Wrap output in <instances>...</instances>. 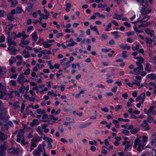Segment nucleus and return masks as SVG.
<instances>
[{
    "label": "nucleus",
    "mask_w": 156,
    "mask_h": 156,
    "mask_svg": "<svg viewBox=\"0 0 156 156\" xmlns=\"http://www.w3.org/2000/svg\"><path fill=\"white\" fill-rule=\"evenodd\" d=\"M11 58L9 60V64L10 65H12L14 62H16V58L12 56Z\"/></svg>",
    "instance_id": "nucleus-28"
},
{
    "label": "nucleus",
    "mask_w": 156,
    "mask_h": 156,
    "mask_svg": "<svg viewBox=\"0 0 156 156\" xmlns=\"http://www.w3.org/2000/svg\"><path fill=\"white\" fill-rule=\"evenodd\" d=\"M88 126V124L85 123V124H81L79 127L80 129H82L84 128H85Z\"/></svg>",
    "instance_id": "nucleus-48"
},
{
    "label": "nucleus",
    "mask_w": 156,
    "mask_h": 156,
    "mask_svg": "<svg viewBox=\"0 0 156 156\" xmlns=\"http://www.w3.org/2000/svg\"><path fill=\"white\" fill-rule=\"evenodd\" d=\"M127 51H122V57L123 58H126L127 57L126 55Z\"/></svg>",
    "instance_id": "nucleus-51"
},
{
    "label": "nucleus",
    "mask_w": 156,
    "mask_h": 156,
    "mask_svg": "<svg viewBox=\"0 0 156 156\" xmlns=\"http://www.w3.org/2000/svg\"><path fill=\"white\" fill-rule=\"evenodd\" d=\"M122 144L123 145L125 146V151L129 148L132 145V144H130V141H123L122 143Z\"/></svg>",
    "instance_id": "nucleus-13"
},
{
    "label": "nucleus",
    "mask_w": 156,
    "mask_h": 156,
    "mask_svg": "<svg viewBox=\"0 0 156 156\" xmlns=\"http://www.w3.org/2000/svg\"><path fill=\"white\" fill-rule=\"evenodd\" d=\"M20 74L19 76L17 79V82L23 81L25 77L23 76V73H21Z\"/></svg>",
    "instance_id": "nucleus-16"
},
{
    "label": "nucleus",
    "mask_w": 156,
    "mask_h": 156,
    "mask_svg": "<svg viewBox=\"0 0 156 156\" xmlns=\"http://www.w3.org/2000/svg\"><path fill=\"white\" fill-rule=\"evenodd\" d=\"M33 6V4L30 3H27V7L26 9L28 11H30L32 8Z\"/></svg>",
    "instance_id": "nucleus-32"
},
{
    "label": "nucleus",
    "mask_w": 156,
    "mask_h": 156,
    "mask_svg": "<svg viewBox=\"0 0 156 156\" xmlns=\"http://www.w3.org/2000/svg\"><path fill=\"white\" fill-rule=\"evenodd\" d=\"M112 34L114 35V38H118L120 37V36L118 34V32L117 31H115L112 32Z\"/></svg>",
    "instance_id": "nucleus-41"
},
{
    "label": "nucleus",
    "mask_w": 156,
    "mask_h": 156,
    "mask_svg": "<svg viewBox=\"0 0 156 156\" xmlns=\"http://www.w3.org/2000/svg\"><path fill=\"white\" fill-rule=\"evenodd\" d=\"M147 153V156H155L156 155V151L154 149H150Z\"/></svg>",
    "instance_id": "nucleus-12"
},
{
    "label": "nucleus",
    "mask_w": 156,
    "mask_h": 156,
    "mask_svg": "<svg viewBox=\"0 0 156 156\" xmlns=\"http://www.w3.org/2000/svg\"><path fill=\"white\" fill-rule=\"evenodd\" d=\"M58 120V118L55 117L52 115H49V124H53Z\"/></svg>",
    "instance_id": "nucleus-11"
},
{
    "label": "nucleus",
    "mask_w": 156,
    "mask_h": 156,
    "mask_svg": "<svg viewBox=\"0 0 156 156\" xmlns=\"http://www.w3.org/2000/svg\"><path fill=\"white\" fill-rule=\"evenodd\" d=\"M18 102H16L14 103L13 104V107L14 109H16L17 108H20V106L17 105Z\"/></svg>",
    "instance_id": "nucleus-36"
},
{
    "label": "nucleus",
    "mask_w": 156,
    "mask_h": 156,
    "mask_svg": "<svg viewBox=\"0 0 156 156\" xmlns=\"http://www.w3.org/2000/svg\"><path fill=\"white\" fill-rule=\"evenodd\" d=\"M49 41H47L43 42L42 44L45 48H48L49 47Z\"/></svg>",
    "instance_id": "nucleus-42"
},
{
    "label": "nucleus",
    "mask_w": 156,
    "mask_h": 156,
    "mask_svg": "<svg viewBox=\"0 0 156 156\" xmlns=\"http://www.w3.org/2000/svg\"><path fill=\"white\" fill-rule=\"evenodd\" d=\"M147 77L150 78L151 80H154L156 81V75L154 73H152L148 74L147 75Z\"/></svg>",
    "instance_id": "nucleus-17"
},
{
    "label": "nucleus",
    "mask_w": 156,
    "mask_h": 156,
    "mask_svg": "<svg viewBox=\"0 0 156 156\" xmlns=\"http://www.w3.org/2000/svg\"><path fill=\"white\" fill-rule=\"evenodd\" d=\"M39 124V121L37 119H34L33 122L30 123V125L32 126H34V125H37Z\"/></svg>",
    "instance_id": "nucleus-26"
},
{
    "label": "nucleus",
    "mask_w": 156,
    "mask_h": 156,
    "mask_svg": "<svg viewBox=\"0 0 156 156\" xmlns=\"http://www.w3.org/2000/svg\"><path fill=\"white\" fill-rule=\"evenodd\" d=\"M138 146L139 147L137 148V150L140 151L143 149V147L141 146L142 144L140 140L138 138L134 140V147H136V146Z\"/></svg>",
    "instance_id": "nucleus-4"
},
{
    "label": "nucleus",
    "mask_w": 156,
    "mask_h": 156,
    "mask_svg": "<svg viewBox=\"0 0 156 156\" xmlns=\"http://www.w3.org/2000/svg\"><path fill=\"white\" fill-rule=\"evenodd\" d=\"M40 152L37 150H35L33 153L34 156H39L40 155Z\"/></svg>",
    "instance_id": "nucleus-45"
},
{
    "label": "nucleus",
    "mask_w": 156,
    "mask_h": 156,
    "mask_svg": "<svg viewBox=\"0 0 156 156\" xmlns=\"http://www.w3.org/2000/svg\"><path fill=\"white\" fill-rule=\"evenodd\" d=\"M13 27V24L8 25L6 26V27L5 30H6V31H7L8 30L10 31L12 29Z\"/></svg>",
    "instance_id": "nucleus-37"
},
{
    "label": "nucleus",
    "mask_w": 156,
    "mask_h": 156,
    "mask_svg": "<svg viewBox=\"0 0 156 156\" xmlns=\"http://www.w3.org/2000/svg\"><path fill=\"white\" fill-rule=\"evenodd\" d=\"M90 144L91 145H97V143L95 140H94L93 141H90L89 142Z\"/></svg>",
    "instance_id": "nucleus-59"
},
{
    "label": "nucleus",
    "mask_w": 156,
    "mask_h": 156,
    "mask_svg": "<svg viewBox=\"0 0 156 156\" xmlns=\"http://www.w3.org/2000/svg\"><path fill=\"white\" fill-rule=\"evenodd\" d=\"M10 84L11 85L15 86L16 85V82L15 80H12L10 82Z\"/></svg>",
    "instance_id": "nucleus-49"
},
{
    "label": "nucleus",
    "mask_w": 156,
    "mask_h": 156,
    "mask_svg": "<svg viewBox=\"0 0 156 156\" xmlns=\"http://www.w3.org/2000/svg\"><path fill=\"white\" fill-rule=\"evenodd\" d=\"M122 133L126 135H128L129 133V131L127 130H124L122 131Z\"/></svg>",
    "instance_id": "nucleus-64"
},
{
    "label": "nucleus",
    "mask_w": 156,
    "mask_h": 156,
    "mask_svg": "<svg viewBox=\"0 0 156 156\" xmlns=\"http://www.w3.org/2000/svg\"><path fill=\"white\" fill-rule=\"evenodd\" d=\"M7 137L5 134L0 132V140L2 141L7 139Z\"/></svg>",
    "instance_id": "nucleus-18"
},
{
    "label": "nucleus",
    "mask_w": 156,
    "mask_h": 156,
    "mask_svg": "<svg viewBox=\"0 0 156 156\" xmlns=\"http://www.w3.org/2000/svg\"><path fill=\"white\" fill-rule=\"evenodd\" d=\"M108 36L106 34H102L101 35V38L103 40H106L107 39Z\"/></svg>",
    "instance_id": "nucleus-55"
},
{
    "label": "nucleus",
    "mask_w": 156,
    "mask_h": 156,
    "mask_svg": "<svg viewBox=\"0 0 156 156\" xmlns=\"http://www.w3.org/2000/svg\"><path fill=\"white\" fill-rule=\"evenodd\" d=\"M149 139L151 141V144L152 146H155L156 145V134L152 135Z\"/></svg>",
    "instance_id": "nucleus-10"
},
{
    "label": "nucleus",
    "mask_w": 156,
    "mask_h": 156,
    "mask_svg": "<svg viewBox=\"0 0 156 156\" xmlns=\"http://www.w3.org/2000/svg\"><path fill=\"white\" fill-rule=\"evenodd\" d=\"M139 96L140 98V102L142 103V104H143L145 100L144 97L145 96V93H141Z\"/></svg>",
    "instance_id": "nucleus-25"
},
{
    "label": "nucleus",
    "mask_w": 156,
    "mask_h": 156,
    "mask_svg": "<svg viewBox=\"0 0 156 156\" xmlns=\"http://www.w3.org/2000/svg\"><path fill=\"white\" fill-rule=\"evenodd\" d=\"M148 125L147 122L146 120H144L143 123L140 125V126L143 127H145L146 126Z\"/></svg>",
    "instance_id": "nucleus-44"
},
{
    "label": "nucleus",
    "mask_w": 156,
    "mask_h": 156,
    "mask_svg": "<svg viewBox=\"0 0 156 156\" xmlns=\"http://www.w3.org/2000/svg\"><path fill=\"white\" fill-rule=\"evenodd\" d=\"M148 137L145 136H142V141L143 142L146 143L147 141Z\"/></svg>",
    "instance_id": "nucleus-50"
},
{
    "label": "nucleus",
    "mask_w": 156,
    "mask_h": 156,
    "mask_svg": "<svg viewBox=\"0 0 156 156\" xmlns=\"http://www.w3.org/2000/svg\"><path fill=\"white\" fill-rule=\"evenodd\" d=\"M37 151H39V152H42L43 151V148L41 144H40L38 148Z\"/></svg>",
    "instance_id": "nucleus-57"
},
{
    "label": "nucleus",
    "mask_w": 156,
    "mask_h": 156,
    "mask_svg": "<svg viewBox=\"0 0 156 156\" xmlns=\"http://www.w3.org/2000/svg\"><path fill=\"white\" fill-rule=\"evenodd\" d=\"M135 59H137L138 60V62H142V63H144V59L143 58L141 57L140 56H138L134 58Z\"/></svg>",
    "instance_id": "nucleus-31"
},
{
    "label": "nucleus",
    "mask_w": 156,
    "mask_h": 156,
    "mask_svg": "<svg viewBox=\"0 0 156 156\" xmlns=\"http://www.w3.org/2000/svg\"><path fill=\"white\" fill-rule=\"evenodd\" d=\"M144 69L143 66H138L136 68H134L133 69V71L134 72V74L138 75V72L140 73Z\"/></svg>",
    "instance_id": "nucleus-8"
},
{
    "label": "nucleus",
    "mask_w": 156,
    "mask_h": 156,
    "mask_svg": "<svg viewBox=\"0 0 156 156\" xmlns=\"http://www.w3.org/2000/svg\"><path fill=\"white\" fill-rule=\"evenodd\" d=\"M7 18L9 20L11 21H13L14 20V18L13 16H12L11 14L9 13L8 14Z\"/></svg>",
    "instance_id": "nucleus-34"
},
{
    "label": "nucleus",
    "mask_w": 156,
    "mask_h": 156,
    "mask_svg": "<svg viewBox=\"0 0 156 156\" xmlns=\"http://www.w3.org/2000/svg\"><path fill=\"white\" fill-rule=\"evenodd\" d=\"M16 13H20L23 11V10L22 9L21 7H17L16 8Z\"/></svg>",
    "instance_id": "nucleus-40"
},
{
    "label": "nucleus",
    "mask_w": 156,
    "mask_h": 156,
    "mask_svg": "<svg viewBox=\"0 0 156 156\" xmlns=\"http://www.w3.org/2000/svg\"><path fill=\"white\" fill-rule=\"evenodd\" d=\"M6 110V108L3 107V104L2 101L0 100V111H5Z\"/></svg>",
    "instance_id": "nucleus-39"
},
{
    "label": "nucleus",
    "mask_w": 156,
    "mask_h": 156,
    "mask_svg": "<svg viewBox=\"0 0 156 156\" xmlns=\"http://www.w3.org/2000/svg\"><path fill=\"white\" fill-rule=\"evenodd\" d=\"M25 89H26V88L25 86L21 87L19 89V92L22 94H24V91Z\"/></svg>",
    "instance_id": "nucleus-43"
},
{
    "label": "nucleus",
    "mask_w": 156,
    "mask_h": 156,
    "mask_svg": "<svg viewBox=\"0 0 156 156\" xmlns=\"http://www.w3.org/2000/svg\"><path fill=\"white\" fill-rule=\"evenodd\" d=\"M6 95V88L0 83V99H5Z\"/></svg>",
    "instance_id": "nucleus-2"
},
{
    "label": "nucleus",
    "mask_w": 156,
    "mask_h": 156,
    "mask_svg": "<svg viewBox=\"0 0 156 156\" xmlns=\"http://www.w3.org/2000/svg\"><path fill=\"white\" fill-rule=\"evenodd\" d=\"M145 40L147 44H149V46L151 47L152 46V42L153 41L151 39L148 37H146L145 38Z\"/></svg>",
    "instance_id": "nucleus-22"
},
{
    "label": "nucleus",
    "mask_w": 156,
    "mask_h": 156,
    "mask_svg": "<svg viewBox=\"0 0 156 156\" xmlns=\"http://www.w3.org/2000/svg\"><path fill=\"white\" fill-rule=\"evenodd\" d=\"M122 108V107L121 105H118L115 107V110L116 112H118L120 109H121Z\"/></svg>",
    "instance_id": "nucleus-52"
},
{
    "label": "nucleus",
    "mask_w": 156,
    "mask_h": 156,
    "mask_svg": "<svg viewBox=\"0 0 156 156\" xmlns=\"http://www.w3.org/2000/svg\"><path fill=\"white\" fill-rule=\"evenodd\" d=\"M120 46L124 49H126L127 50H129L130 48V46H127L126 44L123 45L122 44H120Z\"/></svg>",
    "instance_id": "nucleus-29"
},
{
    "label": "nucleus",
    "mask_w": 156,
    "mask_h": 156,
    "mask_svg": "<svg viewBox=\"0 0 156 156\" xmlns=\"http://www.w3.org/2000/svg\"><path fill=\"white\" fill-rule=\"evenodd\" d=\"M142 14L145 15L150 13L151 12V9L150 8L144 7L141 8Z\"/></svg>",
    "instance_id": "nucleus-6"
},
{
    "label": "nucleus",
    "mask_w": 156,
    "mask_h": 156,
    "mask_svg": "<svg viewBox=\"0 0 156 156\" xmlns=\"http://www.w3.org/2000/svg\"><path fill=\"white\" fill-rule=\"evenodd\" d=\"M9 127L7 124L4 125L2 127V129L4 130H7L8 129Z\"/></svg>",
    "instance_id": "nucleus-54"
},
{
    "label": "nucleus",
    "mask_w": 156,
    "mask_h": 156,
    "mask_svg": "<svg viewBox=\"0 0 156 156\" xmlns=\"http://www.w3.org/2000/svg\"><path fill=\"white\" fill-rule=\"evenodd\" d=\"M17 139L16 140V141L17 142L19 143L21 141V144L23 145H25L26 144H27V142L26 143H25L24 133L23 131L21 130L19 132L17 135Z\"/></svg>",
    "instance_id": "nucleus-1"
},
{
    "label": "nucleus",
    "mask_w": 156,
    "mask_h": 156,
    "mask_svg": "<svg viewBox=\"0 0 156 156\" xmlns=\"http://www.w3.org/2000/svg\"><path fill=\"white\" fill-rule=\"evenodd\" d=\"M6 15V13L3 11L0 10V16L2 17H4Z\"/></svg>",
    "instance_id": "nucleus-58"
},
{
    "label": "nucleus",
    "mask_w": 156,
    "mask_h": 156,
    "mask_svg": "<svg viewBox=\"0 0 156 156\" xmlns=\"http://www.w3.org/2000/svg\"><path fill=\"white\" fill-rule=\"evenodd\" d=\"M32 37L33 40L34 41H36L38 38L37 35V32L34 31L32 35Z\"/></svg>",
    "instance_id": "nucleus-27"
},
{
    "label": "nucleus",
    "mask_w": 156,
    "mask_h": 156,
    "mask_svg": "<svg viewBox=\"0 0 156 156\" xmlns=\"http://www.w3.org/2000/svg\"><path fill=\"white\" fill-rule=\"evenodd\" d=\"M94 14L97 15L99 17H101L103 19L105 18V15L103 14L100 15L99 13L97 12L94 13Z\"/></svg>",
    "instance_id": "nucleus-46"
},
{
    "label": "nucleus",
    "mask_w": 156,
    "mask_h": 156,
    "mask_svg": "<svg viewBox=\"0 0 156 156\" xmlns=\"http://www.w3.org/2000/svg\"><path fill=\"white\" fill-rule=\"evenodd\" d=\"M139 130V129L138 128H136L130 131V132L133 134H135Z\"/></svg>",
    "instance_id": "nucleus-35"
},
{
    "label": "nucleus",
    "mask_w": 156,
    "mask_h": 156,
    "mask_svg": "<svg viewBox=\"0 0 156 156\" xmlns=\"http://www.w3.org/2000/svg\"><path fill=\"white\" fill-rule=\"evenodd\" d=\"M151 24L150 22H147V23H145L142 24L138 26V27L139 28H141L143 27H146L147 26Z\"/></svg>",
    "instance_id": "nucleus-30"
},
{
    "label": "nucleus",
    "mask_w": 156,
    "mask_h": 156,
    "mask_svg": "<svg viewBox=\"0 0 156 156\" xmlns=\"http://www.w3.org/2000/svg\"><path fill=\"white\" fill-rule=\"evenodd\" d=\"M5 40V37L3 35H2L0 37V42L2 43Z\"/></svg>",
    "instance_id": "nucleus-62"
},
{
    "label": "nucleus",
    "mask_w": 156,
    "mask_h": 156,
    "mask_svg": "<svg viewBox=\"0 0 156 156\" xmlns=\"http://www.w3.org/2000/svg\"><path fill=\"white\" fill-rule=\"evenodd\" d=\"M118 120L120 121H124L125 122H128L129 121V119H123L119 118L118 119Z\"/></svg>",
    "instance_id": "nucleus-60"
},
{
    "label": "nucleus",
    "mask_w": 156,
    "mask_h": 156,
    "mask_svg": "<svg viewBox=\"0 0 156 156\" xmlns=\"http://www.w3.org/2000/svg\"><path fill=\"white\" fill-rule=\"evenodd\" d=\"M149 16H145L143 19L141 20H139V21L140 23L145 22L147 21L150 18Z\"/></svg>",
    "instance_id": "nucleus-21"
},
{
    "label": "nucleus",
    "mask_w": 156,
    "mask_h": 156,
    "mask_svg": "<svg viewBox=\"0 0 156 156\" xmlns=\"http://www.w3.org/2000/svg\"><path fill=\"white\" fill-rule=\"evenodd\" d=\"M6 110L5 111H0V119L2 120L3 119L6 115Z\"/></svg>",
    "instance_id": "nucleus-15"
},
{
    "label": "nucleus",
    "mask_w": 156,
    "mask_h": 156,
    "mask_svg": "<svg viewBox=\"0 0 156 156\" xmlns=\"http://www.w3.org/2000/svg\"><path fill=\"white\" fill-rule=\"evenodd\" d=\"M30 68H27L24 72V74L25 75H27L30 73Z\"/></svg>",
    "instance_id": "nucleus-61"
},
{
    "label": "nucleus",
    "mask_w": 156,
    "mask_h": 156,
    "mask_svg": "<svg viewBox=\"0 0 156 156\" xmlns=\"http://www.w3.org/2000/svg\"><path fill=\"white\" fill-rule=\"evenodd\" d=\"M122 96L123 97L124 99H126L128 98V95L127 93H125L122 95Z\"/></svg>",
    "instance_id": "nucleus-63"
},
{
    "label": "nucleus",
    "mask_w": 156,
    "mask_h": 156,
    "mask_svg": "<svg viewBox=\"0 0 156 156\" xmlns=\"http://www.w3.org/2000/svg\"><path fill=\"white\" fill-rule=\"evenodd\" d=\"M8 49L9 51H11L10 54H12L16 53L17 51V50L15 48V47L13 46H9L8 48Z\"/></svg>",
    "instance_id": "nucleus-14"
},
{
    "label": "nucleus",
    "mask_w": 156,
    "mask_h": 156,
    "mask_svg": "<svg viewBox=\"0 0 156 156\" xmlns=\"http://www.w3.org/2000/svg\"><path fill=\"white\" fill-rule=\"evenodd\" d=\"M20 149L18 148H15L14 147H11L8 150V152L9 154L13 155L16 154L19 155V154Z\"/></svg>",
    "instance_id": "nucleus-3"
},
{
    "label": "nucleus",
    "mask_w": 156,
    "mask_h": 156,
    "mask_svg": "<svg viewBox=\"0 0 156 156\" xmlns=\"http://www.w3.org/2000/svg\"><path fill=\"white\" fill-rule=\"evenodd\" d=\"M7 43L8 44V45L9 46H11L12 45H13L14 46H16V43L14 41H12L11 39L9 38L7 39Z\"/></svg>",
    "instance_id": "nucleus-19"
},
{
    "label": "nucleus",
    "mask_w": 156,
    "mask_h": 156,
    "mask_svg": "<svg viewBox=\"0 0 156 156\" xmlns=\"http://www.w3.org/2000/svg\"><path fill=\"white\" fill-rule=\"evenodd\" d=\"M151 65L149 63H146V66L145 68V69L148 72H150L151 71Z\"/></svg>",
    "instance_id": "nucleus-23"
},
{
    "label": "nucleus",
    "mask_w": 156,
    "mask_h": 156,
    "mask_svg": "<svg viewBox=\"0 0 156 156\" xmlns=\"http://www.w3.org/2000/svg\"><path fill=\"white\" fill-rule=\"evenodd\" d=\"M7 71V69L5 67L0 66V74H5Z\"/></svg>",
    "instance_id": "nucleus-20"
},
{
    "label": "nucleus",
    "mask_w": 156,
    "mask_h": 156,
    "mask_svg": "<svg viewBox=\"0 0 156 156\" xmlns=\"http://www.w3.org/2000/svg\"><path fill=\"white\" fill-rule=\"evenodd\" d=\"M107 6L106 4H103L101 3H99L98 5V8H104Z\"/></svg>",
    "instance_id": "nucleus-47"
},
{
    "label": "nucleus",
    "mask_w": 156,
    "mask_h": 156,
    "mask_svg": "<svg viewBox=\"0 0 156 156\" xmlns=\"http://www.w3.org/2000/svg\"><path fill=\"white\" fill-rule=\"evenodd\" d=\"M37 141V139L36 138H34L31 140V146L33 147H36V144L35 143Z\"/></svg>",
    "instance_id": "nucleus-24"
},
{
    "label": "nucleus",
    "mask_w": 156,
    "mask_h": 156,
    "mask_svg": "<svg viewBox=\"0 0 156 156\" xmlns=\"http://www.w3.org/2000/svg\"><path fill=\"white\" fill-rule=\"evenodd\" d=\"M136 1L138 2L140 5L142 6V8L147 7L148 2L146 0H136Z\"/></svg>",
    "instance_id": "nucleus-5"
},
{
    "label": "nucleus",
    "mask_w": 156,
    "mask_h": 156,
    "mask_svg": "<svg viewBox=\"0 0 156 156\" xmlns=\"http://www.w3.org/2000/svg\"><path fill=\"white\" fill-rule=\"evenodd\" d=\"M154 108V107H150L149 109L147 111V114L148 115L150 114L151 112Z\"/></svg>",
    "instance_id": "nucleus-56"
},
{
    "label": "nucleus",
    "mask_w": 156,
    "mask_h": 156,
    "mask_svg": "<svg viewBox=\"0 0 156 156\" xmlns=\"http://www.w3.org/2000/svg\"><path fill=\"white\" fill-rule=\"evenodd\" d=\"M90 28L91 30H93L94 31H95L97 29V27L96 26H94L93 27L92 25H90Z\"/></svg>",
    "instance_id": "nucleus-53"
},
{
    "label": "nucleus",
    "mask_w": 156,
    "mask_h": 156,
    "mask_svg": "<svg viewBox=\"0 0 156 156\" xmlns=\"http://www.w3.org/2000/svg\"><path fill=\"white\" fill-rule=\"evenodd\" d=\"M71 5L70 3H67L66 4V10L67 12H69L71 9Z\"/></svg>",
    "instance_id": "nucleus-33"
},
{
    "label": "nucleus",
    "mask_w": 156,
    "mask_h": 156,
    "mask_svg": "<svg viewBox=\"0 0 156 156\" xmlns=\"http://www.w3.org/2000/svg\"><path fill=\"white\" fill-rule=\"evenodd\" d=\"M144 31L146 33L149 35L150 37H153L154 35V30H151L149 28H147L144 29Z\"/></svg>",
    "instance_id": "nucleus-7"
},
{
    "label": "nucleus",
    "mask_w": 156,
    "mask_h": 156,
    "mask_svg": "<svg viewBox=\"0 0 156 156\" xmlns=\"http://www.w3.org/2000/svg\"><path fill=\"white\" fill-rule=\"evenodd\" d=\"M154 121V118H153L151 116H149L147 118V122L149 123H151L153 122Z\"/></svg>",
    "instance_id": "nucleus-38"
},
{
    "label": "nucleus",
    "mask_w": 156,
    "mask_h": 156,
    "mask_svg": "<svg viewBox=\"0 0 156 156\" xmlns=\"http://www.w3.org/2000/svg\"><path fill=\"white\" fill-rule=\"evenodd\" d=\"M7 143L6 142L2 141L1 143L0 146V151H4L6 150L7 148Z\"/></svg>",
    "instance_id": "nucleus-9"
}]
</instances>
